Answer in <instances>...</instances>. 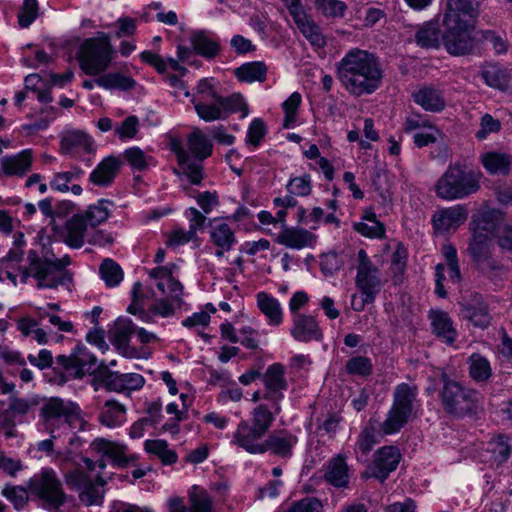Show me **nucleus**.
Returning a JSON list of instances; mask_svg holds the SVG:
<instances>
[{
    "mask_svg": "<svg viewBox=\"0 0 512 512\" xmlns=\"http://www.w3.org/2000/svg\"><path fill=\"white\" fill-rule=\"evenodd\" d=\"M417 387L401 383L395 387L393 404L383 422L371 418L363 426L356 442V450L367 455L385 435L398 433L410 420L417 401Z\"/></svg>",
    "mask_w": 512,
    "mask_h": 512,
    "instance_id": "f257e3e1",
    "label": "nucleus"
},
{
    "mask_svg": "<svg viewBox=\"0 0 512 512\" xmlns=\"http://www.w3.org/2000/svg\"><path fill=\"white\" fill-rule=\"evenodd\" d=\"M335 68L337 79L350 95H370L382 84L381 63L375 54L367 50L350 49L336 63Z\"/></svg>",
    "mask_w": 512,
    "mask_h": 512,
    "instance_id": "f03ea898",
    "label": "nucleus"
},
{
    "mask_svg": "<svg viewBox=\"0 0 512 512\" xmlns=\"http://www.w3.org/2000/svg\"><path fill=\"white\" fill-rule=\"evenodd\" d=\"M57 364L77 378L94 375L110 391L139 390L145 383L140 374L112 372L103 362L98 363L93 354H59Z\"/></svg>",
    "mask_w": 512,
    "mask_h": 512,
    "instance_id": "7ed1b4c3",
    "label": "nucleus"
},
{
    "mask_svg": "<svg viewBox=\"0 0 512 512\" xmlns=\"http://www.w3.org/2000/svg\"><path fill=\"white\" fill-rule=\"evenodd\" d=\"M26 263L18 266L20 281L23 284H26L29 278H33L38 289H56L72 282V274L67 270L71 264L68 255L58 258L52 251L39 254L31 249L27 253Z\"/></svg>",
    "mask_w": 512,
    "mask_h": 512,
    "instance_id": "20e7f679",
    "label": "nucleus"
},
{
    "mask_svg": "<svg viewBox=\"0 0 512 512\" xmlns=\"http://www.w3.org/2000/svg\"><path fill=\"white\" fill-rule=\"evenodd\" d=\"M439 399L443 410L453 416L463 417L474 414L480 407L482 395L452 377L449 368H441Z\"/></svg>",
    "mask_w": 512,
    "mask_h": 512,
    "instance_id": "39448f33",
    "label": "nucleus"
},
{
    "mask_svg": "<svg viewBox=\"0 0 512 512\" xmlns=\"http://www.w3.org/2000/svg\"><path fill=\"white\" fill-rule=\"evenodd\" d=\"M274 422L273 413L263 404L251 412L250 420L241 421L231 443L250 454H262L266 434Z\"/></svg>",
    "mask_w": 512,
    "mask_h": 512,
    "instance_id": "423d86ee",
    "label": "nucleus"
},
{
    "mask_svg": "<svg viewBox=\"0 0 512 512\" xmlns=\"http://www.w3.org/2000/svg\"><path fill=\"white\" fill-rule=\"evenodd\" d=\"M187 146L188 149L181 146L174 147L173 151L189 182L199 185L204 178L203 161L211 156L213 144L199 128H196L188 135Z\"/></svg>",
    "mask_w": 512,
    "mask_h": 512,
    "instance_id": "0eeeda50",
    "label": "nucleus"
},
{
    "mask_svg": "<svg viewBox=\"0 0 512 512\" xmlns=\"http://www.w3.org/2000/svg\"><path fill=\"white\" fill-rule=\"evenodd\" d=\"M480 172L461 166L449 165L435 186L436 195L444 200L468 197L480 189Z\"/></svg>",
    "mask_w": 512,
    "mask_h": 512,
    "instance_id": "6e6552de",
    "label": "nucleus"
},
{
    "mask_svg": "<svg viewBox=\"0 0 512 512\" xmlns=\"http://www.w3.org/2000/svg\"><path fill=\"white\" fill-rule=\"evenodd\" d=\"M113 48L110 37L99 32L96 37L86 39L79 48V64L87 75H98L105 71L112 60Z\"/></svg>",
    "mask_w": 512,
    "mask_h": 512,
    "instance_id": "1a4fd4ad",
    "label": "nucleus"
},
{
    "mask_svg": "<svg viewBox=\"0 0 512 512\" xmlns=\"http://www.w3.org/2000/svg\"><path fill=\"white\" fill-rule=\"evenodd\" d=\"M29 489L41 500L42 507L49 512H61L60 508L69 498L52 468H44L35 474L29 481Z\"/></svg>",
    "mask_w": 512,
    "mask_h": 512,
    "instance_id": "9d476101",
    "label": "nucleus"
},
{
    "mask_svg": "<svg viewBox=\"0 0 512 512\" xmlns=\"http://www.w3.org/2000/svg\"><path fill=\"white\" fill-rule=\"evenodd\" d=\"M355 284L361 292L360 303H355L356 294L352 295V307L355 311L364 310L367 304H372L382 289L379 269L372 263L365 250L358 252V266Z\"/></svg>",
    "mask_w": 512,
    "mask_h": 512,
    "instance_id": "9b49d317",
    "label": "nucleus"
},
{
    "mask_svg": "<svg viewBox=\"0 0 512 512\" xmlns=\"http://www.w3.org/2000/svg\"><path fill=\"white\" fill-rule=\"evenodd\" d=\"M192 102L199 118L206 122L225 120L230 114L236 112H241V117L244 118L249 113L248 106L239 93L227 97L213 94V101L210 103L196 101L195 98Z\"/></svg>",
    "mask_w": 512,
    "mask_h": 512,
    "instance_id": "f8f14e48",
    "label": "nucleus"
},
{
    "mask_svg": "<svg viewBox=\"0 0 512 512\" xmlns=\"http://www.w3.org/2000/svg\"><path fill=\"white\" fill-rule=\"evenodd\" d=\"M492 250V243H487L480 235L475 240H470L467 247L475 268L481 275L493 282L502 281L507 269L493 256Z\"/></svg>",
    "mask_w": 512,
    "mask_h": 512,
    "instance_id": "ddd939ff",
    "label": "nucleus"
},
{
    "mask_svg": "<svg viewBox=\"0 0 512 512\" xmlns=\"http://www.w3.org/2000/svg\"><path fill=\"white\" fill-rule=\"evenodd\" d=\"M40 415L43 418L45 428L53 434L54 427L58 423H64L70 428L81 425L83 420L80 416L79 406L70 401L59 397L46 399L40 409Z\"/></svg>",
    "mask_w": 512,
    "mask_h": 512,
    "instance_id": "4468645a",
    "label": "nucleus"
},
{
    "mask_svg": "<svg viewBox=\"0 0 512 512\" xmlns=\"http://www.w3.org/2000/svg\"><path fill=\"white\" fill-rule=\"evenodd\" d=\"M66 484L79 493L80 501L86 506L101 505L104 497L105 480L98 473L91 476L80 467L64 474Z\"/></svg>",
    "mask_w": 512,
    "mask_h": 512,
    "instance_id": "2eb2a0df",
    "label": "nucleus"
},
{
    "mask_svg": "<svg viewBox=\"0 0 512 512\" xmlns=\"http://www.w3.org/2000/svg\"><path fill=\"white\" fill-rule=\"evenodd\" d=\"M442 23L445 28L442 34V43L449 54L462 56L474 51L475 42L471 35L474 28L473 23L446 20H442Z\"/></svg>",
    "mask_w": 512,
    "mask_h": 512,
    "instance_id": "dca6fc26",
    "label": "nucleus"
},
{
    "mask_svg": "<svg viewBox=\"0 0 512 512\" xmlns=\"http://www.w3.org/2000/svg\"><path fill=\"white\" fill-rule=\"evenodd\" d=\"M290 334L296 341L303 343L323 339V331L316 316L305 313H296L292 316Z\"/></svg>",
    "mask_w": 512,
    "mask_h": 512,
    "instance_id": "f3484780",
    "label": "nucleus"
},
{
    "mask_svg": "<svg viewBox=\"0 0 512 512\" xmlns=\"http://www.w3.org/2000/svg\"><path fill=\"white\" fill-rule=\"evenodd\" d=\"M262 382L266 388L263 398L275 403V411L278 412L280 407L277 403L283 398V391L288 387L285 378V368L280 363L270 365L266 372L262 374Z\"/></svg>",
    "mask_w": 512,
    "mask_h": 512,
    "instance_id": "a211bd4d",
    "label": "nucleus"
},
{
    "mask_svg": "<svg viewBox=\"0 0 512 512\" xmlns=\"http://www.w3.org/2000/svg\"><path fill=\"white\" fill-rule=\"evenodd\" d=\"M297 443L296 435L286 430L273 431L265 439L262 454L269 452L278 458L289 459L292 457L293 448Z\"/></svg>",
    "mask_w": 512,
    "mask_h": 512,
    "instance_id": "6ab92c4d",
    "label": "nucleus"
},
{
    "mask_svg": "<svg viewBox=\"0 0 512 512\" xmlns=\"http://www.w3.org/2000/svg\"><path fill=\"white\" fill-rule=\"evenodd\" d=\"M480 13V0H446L443 20L473 23Z\"/></svg>",
    "mask_w": 512,
    "mask_h": 512,
    "instance_id": "aec40b11",
    "label": "nucleus"
},
{
    "mask_svg": "<svg viewBox=\"0 0 512 512\" xmlns=\"http://www.w3.org/2000/svg\"><path fill=\"white\" fill-rule=\"evenodd\" d=\"M462 316L473 324V326L485 329L490 325L491 317L488 306L479 293H472L462 303Z\"/></svg>",
    "mask_w": 512,
    "mask_h": 512,
    "instance_id": "412c9836",
    "label": "nucleus"
},
{
    "mask_svg": "<svg viewBox=\"0 0 512 512\" xmlns=\"http://www.w3.org/2000/svg\"><path fill=\"white\" fill-rule=\"evenodd\" d=\"M400 461L399 450L394 446H385L380 448L374 455V460L370 466L371 476L385 481L389 474L394 471Z\"/></svg>",
    "mask_w": 512,
    "mask_h": 512,
    "instance_id": "4be33fe9",
    "label": "nucleus"
},
{
    "mask_svg": "<svg viewBox=\"0 0 512 512\" xmlns=\"http://www.w3.org/2000/svg\"><path fill=\"white\" fill-rule=\"evenodd\" d=\"M189 42L195 54L206 60L215 59L222 50L220 39L206 30L191 32Z\"/></svg>",
    "mask_w": 512,
    "mask_h": 512,
    "instance_id": "5701e85b",
    "label": "nucleus"
},
{
    "mask_svg": "<svg viewBox=\"0 0 512 512\" xmlns=\"http://www.w3.org/2000/svg\"><path fill=\"white\" fill-rule=\"evenodd\" d=\"M468 217L467 209L462 205H455L437 211L433 218V226L439 233H447L458 228Z\"/></svg>",
    "mask_w": 512,
    "mask_h": 512,
    "instance_id": "b1692460",
    "label": "nucleus"
},
{
    "mask_svg": "<svg viewBox=\"0 0 512 512\" xmlns=\"http://www.w3.org/2000/svg\"><path fill=\"white\" fill-rule=\"evenodd\" d=\"M221 336L231 343H240L244 348L255 350L259 345V333L250 326H243L236 331L230 322H224L220 326Z\"/></svg>",
    "mask_w": 512,
    "mask_h": 512,
    "instance_id": "393cba45",
    "label": "nucleus"
},
{
    "mask_svg": "<svg viewBox=\"0 0 512 512\" xmlns=\"http://www.w3.org/2000/svg\"><path fill=\"white\" fill-rule=\"evenodd\" d=\"M136 326L130 318L119 317L108 329V339L116 350L127 352Z\"/></svg>",
    "mask_w": 512,
    "mask_h": 512,
    "instance_id": "a878e982",
    "label": "nucleus"
},
{
    "mask_svg": "<svg viewBox=\"0 0 512 512\" xmlns=\"http://www.w3.org/2000/svg\"><path fill=\"white\" fill-rule=\"evenodd\" d=\"M428 318L431 322L434 334L444 343L452 345L458 333L453 326V321L449 314L440 309H431L428 312Z\"/></svg>",
    "mask_w": 512,
    "mask_h": 512,
    "instance_id": "bb28decb",
    "label": "nucleus"
},
{
    "mask_svg": "<svg viewBox=\"0 0 512 512\" xmlns=\"http://www.w3.org/2000/svg\"><path fill=\"white\" fill-rule=\"evenodd\" d=\"M121 165L119 158L108 156L90 173L89 181L96 186L108 187L119 173Z\"/></svg>",
    "mask_w": 512,
    "mask_h": 512,
    "instance_id": "cd10ccee",
    "label": "nucleus"
},
{
    "mask_svg": "<svg viewBox=\"0 0 512 512\" xmlns=\"http://www.w3.org/2000/svg\"><path fill=\"white\" fill-rule=\"evenodd\" d=\"M474 222L476 226L471 240H475L480 235L485 238L487 243H492V236L496 235L502 226V214L495 209L484 211L478 215Z\"/></svg>",
    "mask_w": 512,
    "mask_h": 512,
    "instance_id": "c85d7f7f",
    "label": "nucleus"
},
{
    "mask_svg": "<svg viewBox=\"0 0 512 512\" xmlns=\"http://www.w3.org/2000/svg\"><path fill=\"white\" fill-rule=\"evenodd\" d=\"M412 98L416 104L428 112L437 113L446 106L443 92L432 85L420 87L412 94Z\"/></svg>",
    "mask_w": 512,
    "mask_h": 512,
    "instance_id": "c756f323",
    "label": "nucleus"
},
{
    "mask_svg": "<svg viewBox=\"0 0 512 512\" xmlns=\"http://www.w3.org/2000/svg\"><path fill=\"white\" fill-rule=\"evenodd\" d=\"M276 241L287 248L300 250L313 246L316 236L304 228L284 227Z\"/></svg>",
    "mask_w": 512,
    "mask_h": 512,
    "instance_id": "7c9ffc66",
    "label": "nucleus"
},
{
    "mask_svg": "<svg viewBox=\"0 0 512 512\" xmlns=\"http://www.w3.org/2000/svg\"><path fill=\"white\" fill-rule=\"evenodd\" d=\"M90 451L110 458L118 466H126L128 458L125 454L126 446L117 442L109 441L104 438H97L90 444Z\"/></svg>",
    "mask_w": 512,
    "mask_h": 512,
    "instance_id": "2f4dec72",
    "label": "nucleus"
},
{
    "mask_svg": "<svg viewBox=\"0 0 512 512\" xmlns=\"http://www.w3.org/2000/svg\"><path fill=\"white\" fill-rule=\"evenodd\" d=\"M324 479L327 483L337 488H346L349 484V468L341 455L333 457L327 464Z\"/></svg>",
    "mask_w": 512,
    "mask_h": 512,
    "instance_id": "473e14b6",
    "label": "nucleus"
},
{
    "mask_svg": "<svg viewBox=\"0 0 512 512\" xmlns=\"http://www.w3.org/2000/svg\"><path fill=\"white\" fill-rule=\"evenodd\" d=\"M483 167L493 175H507L512 169V154L489 151L481 155Z\"/></svg>",
    "mask_w": 512,
    "mask_h": 512,
    "instance_id": "72a5a7b5",
    "label": "nucleus"
},
{
    "mask_svg": "<svg viewBox=\"0 0 512 512\" xmlns=\"http://www.w3.org/2000/svg\"><path fill=\"white\" fill-rule=\"evenodd\" d=\"M31 163V151L26 149L17 155L1 158V169L7 176H23L27 171H29Z\"/></svg>",
    "mask_w": 512,
    "mask_h": 512,
    "instance_id": "f704fd0d",
    "label": "nucleus"
},
{
    "mask_svg": "<svg viewBox=\"0 0 512 512\" xmlns=\"http://www.w3.org/2000/svg\"><path fill=\"white\" fill-rule=\"evenodd\" d=\"M87 222L83 215L77 214L66 223L64 242L71 248H81L85 242Z\"/></svg>",
    "mask_w": 512,
    "mask_h": 512,
    "instance_id": "c9c22d12",
    "label": "nucleus"
},
{
    "mask_svg": "<svg viewBox=\"0 0 512 512\" xmlns=\"http://www.w3.org/2000/svg\"><path fill=\"white\" fill-rule=\"evenodd\" d=\"M268 68L262 61H252L243 63L234 70L235 77L240 82H264L266 80Z\"/></svg>",
    "mask_w": 512,
    "mask_h": 512,
    "instance_id": "e433bc0d",
    "label": "nucleus"
},
{
    "mask_svg": "<svg viewBox=\"0 0 512 512\" xmlns=\"http://www.w3.org/2000/svg\"><path fill=\"white\" fill-rule=\"evenodd\" d=\"M482 78L488 86L500 91H507L510 89L512 72L506 68L493 65L482 71Z\"/></svg>",
    "mask_w": 512,
    "mask_h": 512,
    "instance_id": "4c0bfd02",
    "label": "nucleus"
},
{
    "mask_svg": "<svg viewBox=\"0 0 512 512\" xmlns=\"http://www.w3.org/2000/svg\"><path fill=\"white\" fill-rule=\"evenodd\" d=\"M209 236L211 243L223 250H231L237 242L234 231L227 223L212 225Z\"/></svg>",
    "mask_w": 512,
    "mask_h": 512,
    "instance_id": "58836bf2",
    "label": "nucleus"
},
{
    "mask_svg": "<svg viewBox=\"0 0 512 512\" xmlns=\"http://www.w3.org/2000/svg\"><path fill=\"white\" fill-rule=\"evenodd\" d=\"M257 303L261 312L268 318L272 325H279L282 322V309L279 301L265 292L257 295Z\"/></svg>",
    "mask_w": 512,
    "mask_h": 512,
    "instance_id": "ea45409f",
    "label": "nucleus"
},
{
    "mask_svg": "<svg viewBox=\"0 0 512 512\" xmlns=\"http://www.w3.org/2000/svg\"><path fill=\"white\" fill-rule=\"evenodd\" d=\"M126 408L113 400H108L99 415L100 422L107 427H117L125 421Z\"/></svg>",
    "mask_w": 512,
    "mask_h": 512,
    "instance_id": "a19ab883",
    "label": "nucleus"
},
{
    "mask_svg": "<svg viewBox=\"0 0 512 512\" xmlns=\"http://www.w3.org/2000/svg\"><path fill=\"white\" fill-rule=\"evenodd\" d=\"M95 82L98 86L108 90L118 89L128 91L136 86V81L133 78L122 75L119 72L101 75L95 79Z\"/></svg>",
    "mask_w": 512,
    "mask_h": 512,
    "instance_id": "79ce46f5",
    "label": "nucleus"
},
{
    "mask_svg": "<svg viewBox=\"0 0 512 512\" xmlns=\"http://www.w3.org/2000/svg\"><path fill=\"white\" fill-rule=\"evenodd\" d=\"M114 206L113 202L107 199H100L97 203L90 205L83 215L85 221L92 227H95L106 221L110 216V207Z\"/></svg>",
    "mask_w": 512,
    "mask_h": 512,
    "instance_id": "37998d69",
    "label": "nucleus"
},
{
    "mask_svg": "<svg viewBox=\"0 0 512 512\" xmlns=\"http://www.w3.org/2000/svg\"><path fill=\"white\" fill-rule=\"evenodd\" d=\"M469 376L477 383L486 382L492 376L489 361L480 354H471L468 359Z\"/></svg>",
    "mask_w": 512,
    "mask_h": 512,
    "instance_id": "c03bdc74",
    "label": "nucleus"
},
{
    "mask_svg": "<svg viewBox=\"0 0 512 512\" xmlns=\"http://www.w3.org/2000/svg\"><path fill=\"white\" fill-rule=\"evenodd\" d=\"M297 27L310 45L315 49H322L326 46L327 43L322 34V30L312 17L300 23Z\"/></svg>",
    "mask_w": 512,
    "mask_h": 512,
    "instance_id": "a18cd8bd",
    "label": "nucleus"
},
{
    "mask_svg": "<svg viewBox=\"0 0 512 512\" xmlns=\"http://www.w3.org/2000/svg\"><path fill=\"white\" fill-rule=\"evenodd\" d=\"M144 446L148 453L156 455L164 465H171L177 461V453L169 449L165 440H146Z\"/></svg>",
    "mask_w": 512,
    "mask_h": 512,
    "instance_id": "49530a36",
    "label": "nucleus"
},
{
    "mask_svg": "<svg viewBox=\"0 0 512 512\" xmlns=\"http://www.w3.org/2000/svg\"><path fill=\"white\" fill-rule=\"evenodd\" d=\"M440 30L433 23H425L415 34V42L421 48H438Z\"/></svg>",
    "mask_w": 512,
    "mask_h": 512,
    "instance_id": "de8ad7c7",
    "label": "nucleus"
},
{
    "mask_svg": "<svg viewBox=\"0 0 512 512\" xmlns=\"http://www.w3.org/2000/svg\"><path fill=\"white\" fill-rule=\"evenodd\" d=\"M511 439L506 435H498L488 443V451L497 464L505 462L511 454Z\"/></svg>",
    "mask_w": 512,
    "mask_h": 512,
    "instance_id": "09e8293b",
    "label": "nucleus"
},
{
    "mask_svg": "<svg viewBox=\"0 0 512 512\" xmlns=\"http://www.w3.org/2000/svg\"><path fill=\"white\" fill-rule=\"evenodd\" d=\"M61 146L67 151L74 148H82L88 153L94 151L93 140L89 135L82 131H73L64 136L61 140Z\"/></svg>",
    "mask_w": 512,
    "mask_h": 512,
    "instance_id": "8fccbe9b",
    "label": "nucleus"
},
{
    "mask_svg": "<svg viewBox=\"0 0 512 512\" xmlns=\"http://www.w3.org/2000/svg\"><path fill=\"white\" fill-rule=\"evenodd\" d=\"M99 273L108 287L118 286L123 279L122 268L110 258L103 260L99 267Z\"/></svg>",
    "mask_w": 512,
    "mask_h": 512,
    "instance_id": "3c124183",
    "label": "nucleus"
},
{
    "mask_svg": "<svg viewBox=\"0 0 512 512\" xmlns=\"http://www.w3.org/2000/svg\"><path fill=\"white\" fill-rule=\"evenodd\" d=\"M190 512H213V501L210 495L203 489L193 487L189 494Z\"/></svg>",
    "mask_w": 512,
    "mask_h": 512,
    "instance_id": "603ef678",
    "label": "nucleus"
},
{
    "mask_svg": "<svg viewBox=\"0 0 512 512\" xmlns=\"http://www.w3.org/2000/svg\"><path fill=\"white\" fill-rule=\"evenodd\" d=\"M372 185L382 199L383 203H390L392 201V185L390 181V175L387 171H376L372 178Z\"/></svg>",
    "mask_w": 512,
    "mask_h": 512,
    "instance_id": "864d4df0",
    "label": "nucleus"
},
{
    "mask_svg": "<svg viewBox=\"0 0 512 512\" xmlns=\"http://www.w3.org/2000/svg\"><path fill=\"white\" fill-rule=\"evenodd\" d=\"M282 512H324L322 500L314 496H305L304 498L293 501Z\"/></svg>",
    "mask_w": 512,
    "mask_h": 512,
    "instance_id": "5fc2aeb1",
    "label": "nucleus"
},
{
    "mask_svg": "<svg viewBox=\"0 0 512 512\" xmlns=\"http://www.w3.org/2000/svg\"><path fill=\"white\" fill-rule=\"evenodd\" d=\"M123 156L131 168L137 171L146 170L153 161V158L147 156L139 147L126 149Z\"/></svg>",
    "mask_w": 512,
    "mask_h": 512,
    "instance_id": "6e6d98bb",
    "label": "nucleus"
},
{
    "mask_svg": "<svg viewBox=\"0 0 512 512\" xmlns=\"http://www.w3.org/2000/svg\"><path fill=\"white\" fill-rule=\"evenodd\" d=\"M316 9L325 17L342 18L347 5L341 0H315Z\"/></svg>",
    "mask_w": 512,
    "mask_h": 512,
    "instance_id": "4d7b16f0",
    "label": "nucleus"
},
{
    "mask_svg": "<svg viewBox=\"0 0 512 512\" xmlns=\"http://www.w3.org/2000/svg\"><path fill=\"white\" fill-rule=\"evenodd\" d=\"M39 5L37 0H24L18 12V24L28 28L38 17Z\"/></svg>",
    "mask_w": 512,
    "mask_h": 512,
    "instance_id": "13d9d810",
    "label": "nucleus"
},
{
    "mask_svg": "<svg viewBox=\"0 0 512 512\" xmlns=\"http://www.w3.org/2000/svg\"><path fill=\"white\" fill-rule=\"evenodd\" d=\"M286 189L292 195L308 196L312 190L310 175L304 174L301 177L290 178Z\"/></svg>",
    "mask_w": 512,
    "mask_h": 512,
    "instance_id": "bf43d9fd",
    "label": "nucleus"
},
{
    "mask_svg": "<svg viewBox=\"0 0 512 512\" xmlns=\"http://www.w3.org/2000/svg\"><path fill=\"white\" fill-rule=\"evenodd\" d=\"M52 435L51 439H46L37 443V449L39 451L45 452L47 456L52 457V461L58 462L61 467L68 461L70 458L71 452L68 450L66 453H62L60 451H54V443Z\"/></svg>",
    "mask_w": 512,
    "mask_h": 512,
    "instance_id": "052dcab7",
    "label": "nucleus"
},
{
    "mask_svg": "<svg viewBox=\"0 0 512 512\" xmlns=\"http://www.w3.org/2000/svg\"><path fill=\"white\" fill-rule=\"evenodd\" d=\"M266 126L262 119L255 118L248 127L246 142L254 147H258L261 140L266 135Z\"/></svg>",
    "mask_w": 512,
    "mask_h": 512,
    "instance_id": "680f3d73",
    "label": "nucleus"
},
{
    "mask_svg": "<svg viewBox=\"0 0 512 512\" xmlns=\"http://www.w3.org/2000/svg\"><path fill=\"white\" fill-rule=\"evenodd\" d=\"M440 135V130L431 124L424 130L414 133L413 142L416 147L422 148L428 146L429 144L435 143Z\"/></svg>",
    "mask_w": 512,
    "mask_h": 512,
    "instance_id": "e2e57ef3",
    "label": "nucleus"
},
{
    "mask_svg": "<svg viewBox=\"0 0 512 512\" xmlns=\"http://www.w3.org/2000/svg\"><path fill=\"white\" fill-rule=\"evenodd\" d=\"M354 229L369 238H382L385 235V227L380 221L355 223Z\"/></svg>",
    "mask_w": 512,
    "mask_h": 512,
    "instance_id": "0e129e2a",
    "label": "nucleus"
},
{
    "mask_svg": "<svg viewBox=\"0 0 512 512\" xmlns=\"http://www.w3.org/2000/svg\"><path fill=\"white\" fill-rule=\"evenodd\" d=\"M2 495L11 501L16 509H21L28 501V494L21 486H7L3 489Z\"/></svg>",
    "mask_w": 512,
    "mask_h": 512,
    "instance_id": "69168bd1",
    "label": "nucleus"
},
{
    "mask_svg": "<svg viewBox=\"0 0 512 512\" xmlns=\"http://www.w3.org/2000/svg\"><path fill=\"white\" fill-rule=\"evenodd\" d=\"M347 371L351 374L367 376L372 371L371 361L363 356L353 357L347 362Z\"/></svg>",
    "mask_w": 512,
    "mask_h": 512,
    "instance_id": "338daca9",
    "label": "nucleus"
},
{
    "mask_svg": "<svg viewBox=\"0 0 512 512\" xmlns=\"http://www.w3.org/2000/svg\"><path fill=\"white\" fill-rule=\"evenodd\" d=\"M431 124L432 122L426 116L421 114H412L406 117L403 123V131L405 133H416L429 127Z\"/></svg>",
    "mask_w": 512,
    "mask_h": 512,
    "instance_id": "774afa93",
    "label": "nucleus"
}]
</instances>
